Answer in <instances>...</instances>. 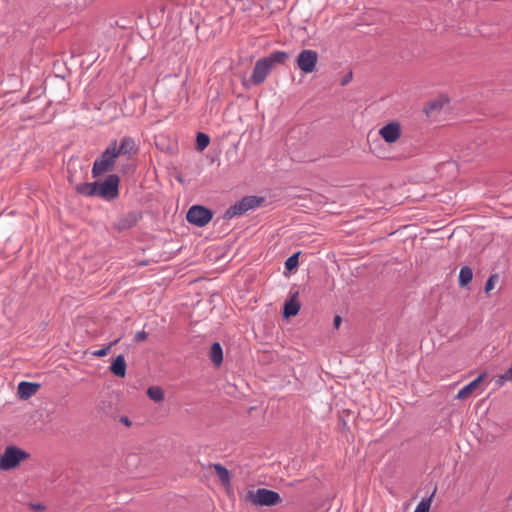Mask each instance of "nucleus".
Instances as JSON below:
<instances>
[{"label":"nucleus","mask_w":512,"mask_h":512,"mask_svg":"<svg viewBox=\"0 0 512 512\" xmlns=\"http://www.w3.org/2000/svg\"><path fill=\"white\" fill-rule=\"evenodd\" d=\"M134 147H135L134 140L130 137H124L123 139H121L120 145L119 146L117 145V150H116L117 156L126 155V154L130 153L134 149Z\"/></svg>","instance_id":"f8f14e48"},{"label":"nucleus","mask_w":512,"mask_h":512,"mask_svg":"<svg viewBox=\"0 0 512 512\" xmlns=\"http://www.w3.org/2000/svg\"><path fill=\"white\" fill-rule=\"evenodd\" d=\"M210 359L216 365L220 366L223 361L222 347L218 342H214L210 348Z\"/></svg>","instance_id":"4468645a"},{"label":"nucleus","mask_w":512,"mask_h":512,"mask_svg":"<svg viewBox=\"0 0 512 512\" xmlns=\"http://www.w3.org/2000/svg\"><path fill=\"white\" fill-rule=\"evenodd\" d=\"M98 182L81 183L76 186V191L84 196L97 195Z\"/></svg>","instance_id":"ddd939ff"},{"label":"nucleus","mask_w":512,"mask_h":512,"mask_svg":"<svg viewBox=\"0 0 512 512\" xmlns=\"http://www.w3.org/2000/svg\"><path fill=\"white\" fill-rule=\"evenodd\" d=\"M472 278H473L472 269L468 266L462 267L459 272V278H458L459 285L461 287L467 286L472 281Z\"/></svg>","instance_id":"f3484780"},{"label":"nucleus","mask_w":512,"mask_h":512,"mask_svg":"<svg viewBox=\"0 0 512 512\" xmlns=\"http://www.w3.org/2000/svg\"><path fill=\"white\" fill-rule=\"evenodd\" d=\"M289 54L284 51L272 52L269 56L259 59L253 69L250 81L254 85L263 83L276 64H284Z\"/></svg>","instance_id":"f257e3e1"},{"label":"nucleus","mask_w":512,"mask_h":512,"mask_svg":"<svg viewBox=\"0 0 512 512\" xmlns=\"http://www.w3.org/2000/svg\"><path fill=\"white\" fill-rule=\"evenodd\" d=\"M379 135L385 140V142L389 144L395 143L401 136L400 124L393 121L384 125L379 130Z\"/></svg>","instance_id":"6e6552de"},{"label":"nucleus","mask_w":512,"mask_h":512,"mask_svg":"<svg viewBox=\"0 0 512 512\" xmlns=\"http://www.w3.org/2000/svg\"><path fill=\"white\" fill-rule=\"evenodd\" d=\"M484 376H485L484 374L479 375L476 379H474L469 384H467L463 388H461L459 390L456 398L459 400H464V399L468 398L472 394V392L478 388V386L481 383V381L483 380Z\"/></svg>","instance_id":"9b49d317"},{"label":"nucleus","mask_w":512,"mask_h":512,"mask_svg":"<svg viewBox=\"0 0 512 512\" xmlns=\"http://www.w3.org/2000/svg\"><path fill=\"white\" fill-rule=\"evenodd\" d=\"M210 143V138L207 134L199 132L196 136V147L199 151H203Z\"/></svg>","instance_id":"5701e85b"},{"label":"nucleus","mask_w":512,"mask_h":512,"mask_svg":"<svg viewBox=\"0 0 512 512\" xmlns=\"http://www.w3.org/2000/svg\"><path fill=\"white\" fill-rule=\"evenodd\" d=\"M40 389V384L22 381L18 384L17 395L20 399L26 400L35 395Z\"/></svg>","instance_id":"1a4fd4ad"},{"label":"nucleus","mask_w":512,"mask_h":512,"mask_svg":"<svg viewBox=\"0 0 512 512\" xmlns=\"http://www.w3.org/2000/svg\"><path fill=\"white\" fill-rule=\"evenodd\" d=\"M497 280H498V275H497V274H492V275L488 278V280H487V282H486V284H485V291H486L487 293H488V292H490V291L494 288V285H495V283L497 282Z\"/></svg>","instance_id":"bb28decb"},{"label":"nucleus","mask_w":512,"mask_h":512,"mask_svg":"<svg viewBox=\"0 0 512 512\" xmlns=\"http://www.w3.org/2000/svg\"><path fill=\"white\" fill-rule=\"evenodd\" d=\"M31 508L36 512H42L45 510V507L41 504H32Z\"/></svg>","instance_id":"c756f323"},{"label":"nucleus","mask_w":512,"mask_h":512,"mask_svg":"<svg viewBox=\"0 0 512 512\" xmlns=\"http://www.w3.org/2000/svg\"><path fill=\"white\" fill-rule=\"evenodd\" d=\"M137 221L138 216L134 213H130L118 221L117 227L120 230L128 229L134 226L137 223Z\"/></svg>","instance_id":"2eb2a0df"},{"label":"nucleus","mask_w":512,"mask_h":512,"mask_svg":"<svg viewBox=\"0 0 512 512\" xmlns=\"http://www.w3.org/2000/svg\"><path fill=\"white\" fill-rule=\"evenodd\" d=\"M353 78V73L351 70H349L348 72L345 73V75L340 79V85L341 86H346L347 84L350 83V81L352 80Z\"/></svg>","instance_id":"cd10ccee"},{"label":"nucleus","mask_w":512,"mask_h":512,"mask_svg":"<svg viewBox=\"0 0 512 512\" xmlns=\"http://www.w3.org/2000/svg\"><path fill=\"white\" fill-rule=\"evenodd\" d=\"M247 212L245 207L242 204V201L235 203L233 206L229 207L227 211L225 212V217L228 219H231L235 216L242 215L243 213Z\"/></svg>","instance_id":"a211bd4d"},{"label":"nucleus","mask_w":512,"mask_h":512,"mask_svg":"<svg viewBox=\"0 0 512 512\" xmlns=\"http://www.w3.org/2000/svg\"><path fill=\"white\" fill-rule=\"evenodd\" d=\"M109 370L111 373L117 377H125L127 364L123 355H118L113 362L111 363Z\"/></svg>","instance_id":"9d476101"},{"label":"nucleus","mask_w":512,"mask_h":512,"mask_svg":"<svg viewBox=\"0 0 512 512\" xmlns=\"http://www.w3.org/2000/svg\"><path fill=\"white\" fill-rule=\"evenodd\" d=\"M29 458V454L14 445L5 448L0 455V472L17 468L23 461Z\"/></svg>","instance_id":"f03ea898"},{"label":"nucleus","mask_w":512,"mask_h":512,"mask_svg":"<svg viewBox=\"0 0 512 512\" xmlns=\"http://www.w3.org/2000/svg\"><path fill=\"white\" fill-rule=\"evenodd\" d=\"M297 66L305 74L312 73L318 62V53L314 50H303L297 57Z\"/></svg>","instance_id":"0eeeda50"},{"label":"nucleus","mask_w":512,"mask_h":512,"mask_svg":"<svg viewBox=\"0 0 512 512\" xmlns=\"http://www.w3.org/2000/svg\"><path fill=\"white\" fill-rule=\"evenodd\" d=\"M116 150L117 142L114 141L106 148L101 157L94 162L92 168L93 177H98L113 168L115 159L118 157Z\"/></svg>","instance_id":"20e7f679"},{"label":"nucleus","mask_w":512,"mask_h":512,"mask_svg":"<svg viewBox=\"0 0 512 512\" xmlns=\"http://www.w3.org/2000/svg\"><path fill=\"white\" fill-rule=\"evenodd\" d=\"M148 334L145 331H139L135 335L136 342H143L147 339Z\"/></svg>","instance_id":"c85d7f7f"},{"label":"nucleus","mask_w":512,"mask_h":512,"mask_svg":"<svg viewBox=\"0 0 512 512\" xmlns=\"http://www.w3.org/2000/svg\"><path fill=\"white\" fill-rule=\"evenodd\" d=\"M148 397L154 402H161L164 400V391L158 386H151L147 389Z\"/></svg>","instance_id":"aec40b11"},{"label":"nucleus","mask_w":512,"mask_h":512,"mask_svg":"<svg viewBox=\"0 0 512 512\" xmlns=\"http://www.w3.org/2000/svg\"><path fill=\"white\" fill-rule=\"evenodd\" d=\"M118 185L119 177L110 175L104 182L98 183L97 195L107 200L114 199L119 193Z\"/></svg>","instance_id":"423d86ee"},{"label":"nucleus","mask_w":512,"mask_h":512,"mask_svg":"<svg viewBox=\"0 0 512 512\" xmlns=\"http://www.w3.org/2000/svg\"><path fill=\"white\" fill-rule=\"evenodd\" d=\"M213 467L220 481L223 484H228L230 481L229 471L221 464H214Z\"/></svg>","instance_id":"412c9836"},{"label":"nucleus","mask_w":512,"mask_h":512,"mask_svg":"<svg viewBox=\"0 0 512 512\" xmlns=\"http://www.w3.org/2000/svg\"><path fill=\"white\" fill-rule=\"evenodd\" d=\"M300 310V305L295 299H291L284 305L283 314L285 318L295 316Z\"/></svg>","instance_id":"dca6fc26"},{"label":"nucleus","mask_w":512,"mask_h":512,"mask_svg":"<svg viewBox=\"0 0 512 512\" xmlns=\"http://www.w3.org/2000/svg\"><path fill=\"white\" fill-rule=\"evenodd\" d=\"M298 255H299L298 253H295L286 260V262H285L286 270L292 271L293 269H295L298 266V264H299Z\"/></svg>","instance_id":"393cba45"},{"label":"nucleus","mask_w":512,"mask_h":512,"mask_svg":"<svg viewBox=\"0 0 512 512\" xmlns=\"http://www.w3.org/2000/svg\"><path fill=\"white\" fill-rule=\"evenodd\" d=\"M435 492H436V489H434L433 493L429 497L423 498L417 505L414 512H429L432 498H433Z\"/></svg>","instance_id":"4be33fe9"},{"label":"nucleus","mask_w":512,"mask_h":512,"mask_svg":"<svg viewBox=\"0 0 512 512\" xmlns=\"http://www.w3.org/2000/svg\"><path fill=\"white\" fill-rule=\"evenodd\" d=\"M247 499L256 506H275L282 502L278 492L266 488L249 491Z\"/></svg>","instance_id":"7ed1b4c3"},{"label":"nucleus","mask_w":512,"mask_h":512,"mask_svg":"<svg viewBox=\"0 0 512 512\" xmlns=\"http://www.w3.org/2000/svg\"><path fill=\"white\" fill-rule=\"evenodd\" d=\"M119 342V339H116L114 340L113 342L109 343L108 346L102 348V349H99V350H96V351H93L92 352V355L95 356V357H104L108 354V352L110 351V349L116 345L117 343Z\"/></svg>","instance_id":"b1692460"},{"label":"nucleus","mask_w":512,"mask_h":512,"mask_svg":"<svg viewBox=\"0 0 512 512\" xmlns=\"http://www.w3.org/2000/svg\"><path fill=\"white\" fill-rule=\"evenodd\" d=\"M121 421H122L123 423H125L126 425H129V424H130V422H129V420H128L127 418H123Z\"/></svg>","instance_id":"2f4dec72"},{"label":"nucleus","mask_w":512,"mask_h":512,"mask_svg":"<svg viewBox=\"0 0 512 512\" xmlns=\"http://www.w3.org/2000/svg\"><path fill=\"white\" fill-rule=\"evenodd\" d=\"M241 201L246 211H248L258 207L263 202V198H258L256 196H246L242 198Z\"/></svg>","instance_id":"6ab92c4d"},{"label":"nucleus","mask_w":512,"mask_h":512,"mask_svg":"<svg viewBox=\"0 0 512 512\" xmlns=\"http://www.w3.org/2000/svg\"><path fill=\"white\" fill-rule=\"evenodd\" d=\"M443 102L442 101H433L428 104V106L425 108V112L427 115L432 114L434 111L442 108Z\"/></svg>","instance_id":"a878e982"},{"label":"nucleus","mask_w":512,"mask_h":512,"mask_svg":"<svg viewBox=\"0 0 512 512\" xmlns=\"http://www.w3.org/2000/svg\"><path fill=\"white\" fill-rule=\"evenodd\" d=\"M212 216L213 214L209 209L200 205H194L188 210L186 218L191 224L203 227L211 221Z\"/></svg>","instance_id":"39448f33"},{"label":"nucleus","mask_w":512,"mask_h":512,"mask_svg":"<svg viewBox=\"0 0 512 512\" xmlns=\"http://www.w3.org/2000/svg\"><path fill=\"white\" fill-rule=\"evenodd\" d=\"M341 321H342V319H341V317H340L339 315H336V316L334 317V327H335L336 329L340 326Z\"/></svg>","instance_id":"7c9ffc66"}]
</instances>
